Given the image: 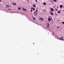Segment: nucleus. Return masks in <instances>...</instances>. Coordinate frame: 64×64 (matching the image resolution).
Returning <instances> with one entry per match:
<instances>
[{
	"instance_id": "nucleus-1",
	"label": "nucleus",
	"mask_w": 64,
	"mask_h": 64,
	"mask_svg": "<svg viewBox=\"0 0 64 64\" xmlns=\"http://www.w3.org/2000/svg\"><path fill=\"white\" fill-rule=\"evenodd\" d=\"M37 11H38V10H36L34 13V15H37V14H38Z\"/></svg>"
},
{
	"instance_id": "nucleus-2",
	"label": "nucleus",
	"mask_w": 64,
	"mask_h": 64,
	"mask_svg": "<svg viewBox=\"0 0 64 64\" xmlns=\"http://www.w3.org/2000/svg\"><path fill=\"white\" fill-rule=\"evenodd\" d=\"M62 7H63V6L62 5H60V8H61V9H62Z\"/></svg>"
},
{
	"instance_id": "nucleus-3",
	"label": "nucleus",
	"mask_w": 64,
	"mask_h": 64,
	"mask_svg": "<svg viewBox=\"0 0 64 64\" xmlns=\"http://www.w3.org/2000/svg\"><path fill=\"white\" fill-rule=\"evenodd\" d=\"M40 20L41 21H43V18H40Z\"/></svg>"
},
{
	"instance_id": "nucleus-4",
	"label": "nucleus",
	"mask_w": 64,
	"mask_h": 64,
	"mask_svg": "<svg viewBox=\"0 0 64 64\" xmlns=\"http://www.w3.org/2000/svg\"><path fill=\"white\" fill-rule=\"evenodd\" d=\"M22 10H24V11H27V10H26V9H25L24 8H22Z\"/></svg>"
},
{
	"instance_id": "nucleus-5",
	"label": "nucleus",
	"mask_w": 64,
	"mask_h": 64,
	"mask_svg": "<svg viewBox=\"0 0 64 64\" xmlns=\"http://www.w3.org/2000/svg\"><path fill=\"white\" fill-rule=\"evenodd\" d=\"M59 40H62V41L64 40V39L62 38H59Z\"/></svg>"
},
{
	"instance_id": "nucleus-6",
	"label": "nucleus",
	"mask_w": 64,
	"mask_h": 64,
	"mask_svg": "<svg viewBox=\"0 0 64 64\" xmlns=\"http://www.w3.org/2000/svg\"><path fill=\"white\" fill-rule=\"evenodd\" d=\"M48 21H51V19L50 18H48Z\"/></svg>"
},
{
	"instance_id": "nucleus-7",
	"label": "nucleus",
	"mask_w": 64,
	"mask_h": 64,
	"mask_svg": "<svg viewBox=\"0 0 64 64\" xmlns=\"http://www.w3.org/2000/svg\"><path fill=\"white\" fill-rule=\"evenodd\" d=\"M51 11L53 12L54 11V10L52 8H51Z\"/></svg>"
},
{
	"instance_id": "nucleus-8",
	"label": "nucleus",
	"mask_w": 64,
	"mask_h": 64,
	"mask_svg": "<svg viewBox=\"0 0 64 64\" xmlns=\"http://www.w3.org/2000/svg\"><path fill=\"white\" fill-rule=\"evenodd\" d=\"M43 5H46V3L45 2H44L43 4Z\"/></svg>"
},
{
	"instance_id": "nucleus-9",
	"label": "nucleus",
	"mask_w": 64,
	"mask_h": 64,
	"mask_svg": "<svg viewBox=\"0 0 64 64\" xmlns=\"http://www.w3.org/2000/svg\"><path fill=\"white\" fill-rule=\"evenodd\" d=\"M12 5H16V3H13L12 4Z\"/></svg>"
},
{
	"instance_id": "nucleus-10",
	"label": "nucleus",
	"mask_w": 64,
	"mask_h": 64,
	"mask_svg": "<svg viewBox=\"0 0 64 64\" xmlns=\"http://www.w3.org/2000/svg\"><path fill=\"white\" fill-rule=\"evenodd\" d=\"M18 10H21V8L20 7H19L18 8Z\"/></svg>"
},
{
	"instance_id": "nucleus-11",
	"label": "nucleus",
	"mask_w": 64,
	"mask_h": 64,
	"mask_svg": "<svg viewBox=\"0 0 64 64\" xmlns=\"http://www.w3.org/2000/svg\"><path fill=\"white\" fill-rule=\"evenodd\" d=\"M33 6H34V7H36V6H35V4H33Z\"/></svg>"
},
{
	"instance_id": "nucleus-12",
	"label": "nucleus",
	"mask_w": 64,
	"mask_h": 64,
	"mask_svg": "<svg viewBox=\"0 0 64 64\" xmlns=\"http://www.w3.org/2000/svg\"><path fill=\"white\" fill-rule=\"evenodd\" d=\"M8 6L7 5H6V8H8Z\"/></svg>"
},
{
	"instance_id": "nucleus-13",
	"label": "nucleus",
	"mask_w": 64,
	"mask_h": 64,
	"mask_svg": "<svg viewBox=\"0 0 64 64\" xmlns=\"http://www.w3.org/2000/svg\"><path fill=\"white\" fill-rule=\"evenodd\" d=\"M53 1H54V2H57V1L56 0H53Z\"/></svg>"
},
{
	"instance_id": "nucleus-14",
	"label": "nucleus",
	"mask_w": 64,
	"mask_h": 64,
	"mask_svg": "<svg viewBox=\"0 0 64 64\" xmlns=\"http://www.w3.org/2000/svg\"><path fill=\"white\" fill-rule=\"evenodd\" d=\"M58 13H60V11H58Z\"/></svg>"
},
{
	"instance_id": "nucleus-15",
	"label": "nucleus",
	"mask_w": 64,
	"mask_h": 64,
	"mask_svg": "<svg viewBox=\"0 0 64 64\" xmlns=\"http://www.w3.org/2000/svg\"><path fill=\"white\" fill-rule=\"evenodd\" d=\"M35 1L36 3H38V2L37 1V0H35Z\"/></svg>"
},
{
	"instance_id": "nucleus-16",
	"label": "nucleus",
	"mask_w": 64,
	"mask_h": 64,
	"mask_svg": "<svg viewBox=\"0 0 64 64\" xmlns=\"http://www.w3.org/2000/svg\"><path fill=\"white\" fill-rule=\"evenodd\" d=\"M51 15H53V13H51Z\"/></svg>"
},
{
	"instance_id": "nucleus-17",
	"label": "nucleus",
	"mask_w": 64,
	"mask_h": 64,
	"mask_svg": "<svg viewBox=\"0 0 64 64\" xmlns=\"http://www.w3.org/2000/svg\"><path fill=\"white\" fill-rule=\"evenodd\" d=\"M46 27H47V28H49V26H46Z\"/></svg>"
},
{
	"instance_id": "nucleus-18",
	"label": "nucleus",
	"mask_w": 64,
	"mask_h": 64,
	"mask_svg": "<svg viewBox=\"0 0 64 64\" xmlns=\"http://www.w3.org/2000/svg\"><path fill=\"white\" fill-rule=\"evenodd\" d=\"M47 25H48V26H50V24H48H48H47Z\"/></svg>"
},
{
	"instance_id": "nucleus-19",
	"label": "nucleus",
	"mask_w": 64,
	"mask_h": 64,
	"mask_svg": "<svg viewBox=\"0 0 64 64\" xmlns=\"http://www.w3.org/2000/svg\"><path fill=\"white\" fill-rule=\"evenodd\" d=\"M33 10H35V8H33Z\"/></svg>"
},
{
	"instance_id": "nucleus-20",
	"label": "nucleus",
	"mask_w": 64,
	"mask_h": 64,
	"mask_svg": "<svg viewBox=\"0 0 64 64\" xmlns=\"http://www.w3.org/2000/svg\"><path fill=\"white\" fill-rule=\"evenodd\" d=\"M62 24H64V22H62Z\"/></svg>"
},
{
	"instance_id": "nucleus-21",
	"label": "nucleus",
	"mask_w": 64,
	"mask_h": 64,
	"mask_svg": "<svg viewBox=\"0 0 64 64\" xmlns=\"http://www.w3.org/2000/svg\"><path fill=\"white\" fill-rule=\"evenodd\" d=\"M32 10H30V11H31V12H32Z\"/></svg>"
},
{
	"instance_id": "nucleus-22",
	"label": "nucleus",
	"mask_w": 64,
	"mask_h": 64,
	"mask_svg": "<svg viewBox=\"0 0 64 64\" xmlns=\"http://www.w3.org/2000/svg\"><path fill=\"white\" fill-rule=\"evenodd\" d=\"M50 13L51 14L52 13V12L51 11H50Z\"/></svg>"
},
{
	"instance_id": "nucleus-23",
	"label": "nucleus",
	"mask_w": 64,
	"mask_h": 64,
	"mask_svg": "<svg viewBox=\"0 0 64 64\" xmlns=\"http://www.w3.org/2000/svg\"><path fill=\"white\" fill-rule=\"evenodd\" d=\"M34 20H35V18H34Z\"/></svg>"
},
{
	"instance_id": "nucleus-24",
	"label": "nucleus",
	"mask_w": 64,
	"mask_h": 64,
	"mask_svg": "<svg viewBox=\"0 0 64 64\" xmlns=\"http://www.w3.org/2000/svg\"><path fill=\"white\" fill-rule=\"evenodd\" d=\"M57 28H58V29H59V27L57 26Z\"/></svg>"
},
{
	"instance_id": "nucleus-25",
	"label": "nucleus",
	"mask_w": 64,
	"mask_h": 64,
	"mask_svg": "<svg viewBox=\"0 0 64 64\" xmlns=\"http://www.w3.org/2000/svg\"><path fill=\"white\" fill-rule=\"evenodd\" d=\"M33 8H31V9H33Z\"/></svg>"
},
{
	"instance_id": "nucleus-26",
	"label": "nucleus",
	"mask_w": 64,
	"mask_h": 64,
	"mask_svg": "<svg viewBox=\"0 0 64 64\" xmlns=\"http://www.w3.org/2000/svg\"><path fill=\"white\" fill-rule=\"evenodd\" d=\"M52 34H54V32H53Z\"/></svg>"
},
{
	"instance_id": "nucleus-27",
	"label": "nucleus",
	"mask_w": 64,
	"mask_h": 64,
	"mask_svg": "<svg viewBox=\"0 0 64 64\" xmlns=\"http://www.w3.org/2000/svg\"><path fill=\"white\" fill-rule=\"evenodd\" d=\"M27 1H28V2L29 1V0H27Z\"/></svg>"
},
{
	"instance_id": "nucleus-28",
	"label": "nucleus",
	"mask_w": 64,
	"mask_h": 64,
	"mask_svg": "<svg viewBox=\"0 0 64 64\" xmlns=\"http://www.w3.org/2000/svg\"><path fill=\"white\" fill-rule=\"evenodd\" d=\"M37 24H38V25H39V24L38 23H37Z\"/></svg>"
},
{
	"instance_id": "nucleus-29",
	"label": "nucleus",
	"mask_w": 64,
	"mask_h": 64,
	"mask_svg": "<svg viewBox=\"0 0 64 64\" xmlns=\"http://www.w3.org/2000/svg\"><path fill=\"white\" fill-rule=\"evenodd\" d=\"M0 2H1V0H0Z\"/></svg>"
},
{
	"instance_id": "nucleus-30",
	"label": "nucleus",
	"mask_w": 64,
	"mask_h": 64,
	"mask_svg": "<svg viewBox=\"0 0 64 64\" xmlns=\"http://www.w3.org/2000/svg\"><path fill=\"white\" fill-rule=\"evenodd\" d=\"M58 8H59V7H58L57 8L58 9Z\"/></svg>"
},
{
	"instance_id": "nucleus-31",
	"label": "nucleus",
	"mask_w": 64,
	"mask_h": 64,
	"mask_svg": "<svg viewBox=\"0 0 64 64\" xmlns=\"http://www.w3.org/2000/svg\"><path fill=\"white\" fill-rule=\"evenodd\" d=\"M50 16L49 17V18H50Z\"/></svg>"
},
{
	"instance_id": "nucleus-32",
	"label": "nucleus",
	"mask_w": 64,
	"mask_h": 64,
	"mask_svg": "<svg viewBox=\"0 0 64 64\" xmlns=\"http://www.w3.org/2000/svg\"><path fill=\"white\" fill-rule=\"evenodd\" d=\"M34 44V43H33Z\"/></svg>"
},
{
	"instance_id": "nucleus-33",
	"label": "nucleus",
	"mask_w": 64,
	"mask_h": 64,
	"mask_svg": "<svg viewBox=\"0 0 64 64\" xmlns=\"http://www.w3.org/2000/svg\"><path fill=\"white\" fill-rule=\"evenodd\" d=\"M10 10H11V9H10Z\"/></svg>"
},
{
	"instance_id": "nucleus-34",
	"label": "nucleus",
	"mask_w": 64,
	"mask_h": 64,
	"mask_svg": "<svg viewBox=\"0 0 64 64\" xmlns=\"http://www.w3.org/2000/svg\"><path fill=\"white\" fill-rule=\"evenodd\" d=\"M7 13H8V12H7Z\"/></svg>"
},
{
	"instance_id": "nucleus-35",
	"label": "nucleus",
	"mask_w": 64,
	"mask_h": 64,
	"mask_svg": "<svg viewBox=\"0 0 64 64\" xmlns=\"http://www.w3.org/2000/svg\"><path fill=\"white\" fill-rule=\"evenodd\" d=\"M52 24H53V23H52Z\"/></svg>"
}]
</instances>
